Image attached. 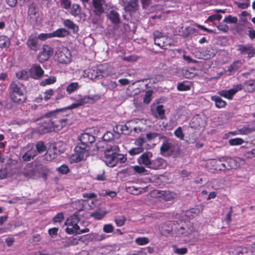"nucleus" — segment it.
Returning a JSON list of instances; mask_svg holds the SVG:
<instances>
[{
    "instance_id": "1",
    "label": "nucleus",
    "mask_w": 255,
    "mask_h": 255,
    "mask_svg": "<svg viewBox=\"0 0 255 255\" xmlns=\"http://www.w3.org/2000/svg\"><path fill=\"white\" fill-rule=\"evenodd\" d=\"M86 103L85 98L77 100L76 103L62 108L57 109L45 114L39 119L38 130L41 134H44L53 130L61 129L65 126L71 123L73 117L72 112H67V110H72L84 105Z\"/></svg>"
},
{
    "instance_id": "2",
    "label": "nucleus",
    "mask_w": 255,
    "mask_h": 255,
    "mask_svg": "<svg viewBox=\"0 0 255 255\" xmlns=\"http://www.w3.org/2000/svg\"><path fill=\"white\" fill-rule=\"evenodd\" d=\"M120 149L118 145L114 144L106 148L105 150L104 161L109 167H114L118 163H125L127 158L126 155L120 153Z\"/></svg>"
},
{
    "instance_id": "3",
    "label": "nucleus",
    "mask_w": 255,
    "mask_h": 255,
    "mask_svg": "<svg viewBox=\"0 0 255 255\" xmlns=\"http://www.w3.org/2000/svg\"><path fill=\"white\" fill-rule=\"evenodd\" d=\"M9 94L11 100L17 104H21L27 100L24 94V86L18 81H13L10 84Z\"/></svg>"
},
{
    "instance_id": "4",
    "label": "nucleus",
    "mask_w": 255,
    "mask_h": 255,
    "mask_svg": "<svg viewBox=\"0 0 255 255\" xmlns=\"http://www.w3.org/2000/svg\"><path fill=\"white\" fill-rule=\"evenodd\" d=\"M88 147L81 143H79L74 148L75 153L71 157V161L77 163L86 158L88 155Z\"/></svg>"
},
{
    "instance_id": "5",
    "label": "nucleus",
    "mask_w": 255,
    "mask_h": 255,
    "mask_svg": "<svg viewBox=\"0 0 255 255\" xmlns=\"http://www.w3.org/2000/svg\"><path fill=\"white\" fill-rule=\"evenodd\" d=\"M173 229L178 235L184 236H189L194 230L190 222L186 223L182 221H180L179 223L178 221L174 222Z\"/></svg>"
},
{
    "instance_id": "6",
    "label": "nucleus",
    "mask_w": 255,
    "mask_h": 255,
    "mask_svg": "<svg viewBox=\"0 0 255 255\" xmlns=\"http://www.w3.org/2000/svg\"><path fill=\"white\" fill-rule=\"evenodd\" d=\"M55 57L60 63H69L71 59V54L69 50L66 47H59L56 51Z\"/></svg>"
},
{
    "instance_id": "7",
    "label": "nucleus",
    "mask_w": 255,
    "mask_h": 255,
    "mask_svg": "<svg viewBox=\"0 0 255 255\" xmlns=\"http://www.w3.org/2000/svg\"><path fill=\"white\" fill-rule=\"evenodd\" d=\"M54 53V48L49 44H44L41 51L39 53L37 59L40 63L48 61Z\"/></svg>"
},
{
    "instance_id": "8",
    "label": "nucleus",
    "mask_w": 255,
    "mask_h": 255,
    "mask_svg": "<svg viewBox=\"0 0 255 255\" xmlns=\"http://www.w3.org/2000/svg\"><path fill=\"white\" fill-rule=\"evenodd\" d=\"M94 8V13L98 16H100L105 13V9L108 6V3L105 0H92Z\"/></svg>"
},
{
    "instance_id": "9",
    "label": "nucleus",
    "mask_w": 255,
    "mask_h": 255,
    "mask_svg": "<svg viewBox=\"0 0 255 255\" xmlns=\"http://www.w3.org/2000/svg\"><path fill=\"white\" fill-rule=\"evenodd\" d=\"M228 252L231 255H253V252L250 248L241 246L230 247Z\"/></svg>"
},
{
    "instance_id": "10",
    "label": "nucleus",
    "mask_w": 255,
    "mask_h": 255,
    "mask_svg": "<svg viewBox=\"0 0 255 255\" xmlns=\"http://www.w3.org/2000/svg\"><path fill=\"white\" fill-rule=\"evenodd\" d=\"M84 206L82 205L78 210V211L75 212L74 214L68 217L65 222V225L67 226H75V229H79L78 223L80 221L79 217V212L83 211Z\"/></svg>"
},
{
    "instance_id": "11",
    "label": "nucleus",
    "mask_w": 255,
    "mask_h": 255,
    "mask_svg": "<svg viewBox=\"0 0 255 255\" xmlns=\"http://www.w3.org/2000/svg\"><path fill=\"white\" fill-rule=\"evenodd\" d=\"M134 122L132 121L127 122L124 125H119L116 127L117 132L126 135L130 134L132 130L136 131V128L133 126Z\"/></svg>"
},
{
    "instance_id": "12",
    "label": "nucleus",
    "mask_w": 255,
    "mask_h": 255,
    "mask_svg": "<svg viewBox=\"0 0 255 255\" xmlns=\"http://www.w3.org/2000/svg\"><path fill=\"white\" fill-rule=\"evenodd\" d=\"M237 50L242 54H248V59L253 57L255 54V48L252 44H240L238 46Z\"/></svg>"
},
{
    "instance_id": "13",
    "label": "nucleus",
    "mask_w": 255,
    "mask_h": 255,
    "mask_svg": "<svg viewBox=\"0 0 255 255\" xmlns=\"http://www.w3.org/2000/svg\"><path fill=\"white\" fill-rule=\"evenodd\" d=\"M29 72L31 78L37 80L40 79L44 74V71L40 65L35 64L32 65Z\"/></svg>"
},
{
    "instance_id": "14",
    "label": "nucleus",
    "mask_w": 255,
    "mask_h": 255,
    "mask_svg": "<svg viewBox=\"0 0 255 255\" xmlns=\"http://www.w3.org/2000/svg\"><path fill=\"white\" fill-rule=\"evenodd\" d=\"M26 45L31 50L37 51L39 49L40 45L38 43V38L35 34H32L28 36Z\"/></svg>"
},
{
    "instance_id": "15",
    "label": "nucleus",
    "mask_w": 255,
    "mask_h": 255,
    "mask_svg": "<svg viewBox=\"0 0 255 255\" xmlns=\"http://www.w3.org/2000/svg\"><path fill=\"white\" fill-rule=\"evenodd\" d=\"M153 153L151 151H146L143 153L137 159L138 163L140 165H143L147 168H149L150 165Z\"/></svg>"
},
{
    "instance_id": "16",
    "label": "nucleus",
    "mask_w": 255,
    "mask_h": 255,
    "mask_svg": "<svg viewBox=\"0 0 255 255\" xmlns=\"http://www.w3.org/2000/svg\"><path fill=\"white\" fill-rule=\"evenodd\" d=\"M166 165L167 163L165 159L161 157H157L151 160L148 168L153 170H160L165 168Z\"/></svg>"
},
{
    "instance_id": "17",
    "label": "nucleus",
    "mask_w": 255,
    "mask_h": 255,
    "mask_svg": "<svg viewBox=\"0 0 255 255\" xmlns=\"http://www.w3.org/2000/svg\"><path fill=\"white\" fill-rule=\"evenodd\" d=\"M39 16L38 10L36 4L32 2L28 7V17L30 22H36L37 21V19Z\"/></svg>"
},
{
    "instance_id": "18",
    "label": "nucleus",
    "mask_w": 255,
    "mask_h": 255,
    "mask_svg": "<svg viewBox=\"0 0 255 255\" xmlns=\"http://www.w3.org/2000/svg\"><path fill=\"white\" fill-rule=\"evenodd\" d=\"M208 165L211 169L218 171H225V164L223 163L221 157L218 159H212L208 163Z\"/></svg>"
},
{
    "instance_id": "19",
    "label": "nucleus",
    "mask_w": 255,
    "mask_h": 255,
    "mask_svg": "<svg viewBox=\"0 0 255 255\" xmlns=\"http://www.w3.org/2000/svg\"><path fill=\"white\" fill-rule=\"evenodd\" d=\"M161 138L165 140L160 147V153L163 154L169 150H172L174 147L173 141L165 136H162Z\"/></svg>"
},
{
    "instance_id": "20",
    "label": "nucleus",
    "mask_w": 255,
    "mask_h": 255,
    "mask_svg": "<svg viewBox=\"0 0 255 255\" xmlns=\"http://www.w3.org/2000/svg\"><path fill=\"white\" fill-rule=\"evenodd\" d=\"M221 160H222L223 163L225 164V171L235 169L237 167V162L233 158L223 156L221 157Z\"/></svg>"
},
{
    "instance_id": "21",
    "label": "nucleus",
    "mask_w": 255,
    "mask_h": 255,
    "mask_svg": "<svg viewBox=\"0 0 255 255\" xmlns=\"http://www.w3.org/2000/svg\"><path fill=\"white\" fill-rule=\"evenodd\" d=\"M79 140L81 143L89 146V145L95 141V137L94 135L89 133H83L81 134Z\"/></svg>"
},
{
    "instance_id": "22",
    "label": "nucleus",
    "mask_w": 255,
    "mask_h": 255,
    "mask_svg": "<svg viewBox=\"0 0 255 255\" xmlns=\"http://www.w3.org/2000/svg\"><path fill=\"white\" fill-rule=\"evenodd\" d=\"M99 72V77H107L111 75V68L107 64H103L97 67Z\"/></svg>"
},
{
    "instance_id": "23",
    "label": "nucleus",
    "mask_w": 255,
    "mask_h": 255,
    "mask_svg": "<svg viewBox=\"0 0 255 255\" xmlns=\"http://www.w3.org/2000/svg\"><path fill=\"white\" fill-rule=\"evenodd\" d=\"M97 68L94 67L91 68H88L84 71V76L91 80H94L99 77Z\"/></svg>"
},
{
    "instance_id": "24",
    "label": "nucleus",
    "mask_w": 255,
    "mask_h": 255,
    "mask_svg": "<svg viewBox=\"0 0 255 255\" xmlns=\"http://www.w3.org/2000/svg\"><path fill=\"white\" fill-rule=\"evenodd\" d=\"M138 0H129L125 6V9L129 13L134 12L138 9Z\"/></svg>"
},
{
    "instance_id": "25",
    "label": "nucleus",
    "mask_w": 255,
    "mask_h": 255,
    "mask_svg": "<svg viewBox=\"0 0 255 255\" xmlns=\"http://www.w3.org/2000/svg\"><path fill=\"white\" fill-rule=\"evenodd\" d=\"M243 62L241 60H237L234 61L228 68L227 72H229L228 75H231L237 72L243 65Z\"/></svg>"
},
{
    "instance_id": "26",
    "label": "nucleus",
    "mask_w": 255,
    "mask_h": 255,
    "mask_svg": "<svg viewBox=\"0 0 255 255\" xmlns=\"http://www.w3.org/2000/svg\"><path fill=\"white\" fill-rule=\"evenodd\" d=\"M160 194V197L166 201H171L175 199L177 196L175 192L170 191H161Z\"/></svg>"
},
{
    "instance_id": "27",
    "label": "nucleus",
    "mask_w": 255,
    "mask_h": 255,
    "mask_svg": "<svg viewBox=\"0 0 255 255\" xmlns=\"http://www.w3.org/2000/svg\"><path fill=\"white\" fill-rule=\"evenodd\" d=\"M107 17L111 22L115 24H118L120 22V17L119 13L114 10H111L107 14Z\"/></svg>"
},
{
    "instance_id": "28",
    "label": "nucleus",
    "mask_w": 255,
    "mask_h": 255,
    "mask_svg": "<svg viewBox=\"0 0 255 255\" xmlns=\"http://www.w3.org/2000/svg\"><path fill=\"white\" fill-rule=\"evenodd\" d=\"M211 100L215 102V106L219 109L225 108L227 104L225 101L216 95L211 96Z\"/></svg>"
},
{
    "instance_id": "29",
    "label": "nucleus",
    "mask_w": 255,
    "mask_h": 255,
    "mask_svg": "<svg viewBox=\"0 0 255 255\" xmlns=\"http://www.w3.org/2000/svg\"><path fill=\"white\" fill-rule=\"evenodd\" d=\"M51 33L52 37H64L68 36L69 32L66 29L60 28L54 31Z\"/></svg>"
},
{
    "instance_id": "30",
    "label": "nucleus",
    "mask_w": 255,
    "mask_h": 255,
    "mask_svg": "<svg viewBox=\"0 0 255 255\" xmlns=\"http://www.w3.org/2000/svg\"><path fill=\"white\" fill-rule=\"evenodd\" d=\"M234 91L231 89L229 90H223L218 92L217 94L220 96L228 100H232L234 96Z\"/></svg>"
},
{
    "instance_id": "31",
    "label": "nucleus",
    "mask_w": 255,
    "mask_h": 255,
    "mask_svg": "<svg viewBox=\"0 0 255 255\" xmlns=\"http://www.w3.org/2000/svg\"><path fill=\"white\" fill-rule=\"evenodd\" d=\"M63 24L68 29L72 30L73 32H77L79 29L78 26L73 21L69 19L65 20Z\"/></svg>"
},
{
    "instance_id": "32",
    "label": "nucleus",
    "mask_w": 255,
    "mask_h": 255,
    "mask_svg": "<svg viewBox=\"0 0 255 255\" xmlns=\"http://www.w3.org/2000/svg\"><path fill=\"white\" fill-rule=\"evenodd\" d=\"M70 13L74 16L79 15L81 12V7L79 4L73 3L70 10Z\"/></svg>"
},
{
    "instance_id": "33",
    "label": "nucleus",
    "mask_w": 255,
    "mask_h": 255,
    "mask_svg": "<svg viewBox=\"0 0 255 255\" xmlns=\"http://www.w3.org/2000/svg\"><path fill=\"white\" fill-rule=\"evenodd\" d=\"M10 41L9 38L5 35H0V47L1 48H7L10 46Z\"/></svg>"
},
{
    "instance_id": "34",
    "label": "nucleus",
    "mask_w": 255,
    "mask_h": 255,
    "mask_svg": "<svg viewBox=\"0 0 255 255\" xmlns=\"http://www.w3.org/2000/svg\"><path fill=\"white\" fill-rule=\"evenodd\" d=\"M156 114L155 115V117L156 118H159L161 120L166 119V116H165V110L163 109V106L162 105H158L157 106L156 108Z\"/></svg>"
},
{
    "instance_id": "35",
    "label": "nucleus",
    "mask_w": 255,
    "mask_h": 255,
    "mask_svg": "<svg viewBox=\"0 0 255 255\" xmlns=\"http://www.w3.org/2000/svg\"><path fill=\"white\" fill-rule=\"evenodd\" d=\"M255 130V128L249 126H244L238 130V133L242 135L248 134Z\"/></svg>"
},
{
    "instance_id": "36",
    "label": "nucleus",
    "mask_w": 255,
    "mask_h": 255,
    "mask_svg": "<svg viewBox=\"0 0 255 255\" xmlns=\"http://www.w3.org/2000/svg\"><path fill=\"white\" fill-rule=\"evenodd\" d=\"M56 81V78L55 76H51L48 78L45 79L41 81L40 83V85L41 86H45L48 85H51L55 83Z\"/></svg>"
},
{
    "instance_id": "37",
    "label": "nucleus",
    "mask_w": 255,
    "mask_h": 255,
    "mask_svg": "<svg viewBox=\"0 0 255 255\" xmlns=\"http://www.w3.org/2000/svg\"><path fill=\"white\" fill-rule=\"evenodd\" d=\"M79 88V84L78 82H72L70 83L66 88V92L69 94L74 92Z\"/></svg>"
},
{
    "instance_id": "38",
    "label": "nucleus",
    "mask_w": 255,
    "mask_h": 255,
    "mask_svg": "<svg viewBox=\"0 0 255 255\" xmlns=\"http://www.w3.org/2000/svg\"><path fill=\"white\" fill-rule=\"evenodd\" d=\"M106 213L101 212L100 210L96 211L90 213V216L96 220H101L105 216Z\"/></svg>"
},
{
    "instance_id": "39",
    "label": "nucleus",
    "mask_w": 255,
    "mask_h": 255,
    "mask_svg": "<svg viewBox=\"0 0 255 255\" xmlns=\"http://www.w3.org/2000/svg\"><path fill=\"white\" fill-rule=\"evenodd\" d=\"M244 142L243 138L237 137L231 138L229 140V143L231 146L239 145L242 144Z\"/></svg>"
},
{
    "instance_id": "40",
    "label": "nucleus",
    "mask_w": 255,
    "mask_h": 255,
    "mask_svg": "<svg viewBox=\"0 0 255 255\" xmlns=\"http://www.w3.org/2000/svg\"><path fill=\"white\" fill-rule=\"evenodd\" d=\"M144 150L143 147H136L131 148L129 151L128 153L130 155L133 156L137 155L143 152Z\"/></svg>"
},
{
    "instance_id": "41",
    "label": "nucleus",
    "mask_w": 255,
    "mask_h": 255,
    "mask_svg": "<svg viewBox=\"0 0 255 255\" xmlns=\"http://www.w3.org/2000/svg\"><path fill=\"white\" fill-rule=\"evenodd\" d=\"M56 96L55 97V101H58L63 99L66 96V93L63 88H58L56 90Z\"/></svg>"
},
{
    "instance_id": "42",
    "label": "nucleus",
    "mask_w": 255,
    "mask_h": 255,
    "mask_svg": "<svg viewBox=\"0 0 255 255\" xmlns=\"http://www.w3.org/2000/svg\"><path fill=\"white\" fill-rule=\"evenodd\" d=\"M126 218L124 216H119L114 219V221L118 227H122L126 222Z\"/></svg>"
},
{
    "instance_id": "43",
    "label": "nucleus",
    "mask_w": 255,
    "mask_h": 255,
    "mask_svg": "<svg viewBox=\"0 0 255 255\" xmlns=\"http://www.w3.org/2000/svg\"><path fill=\"white\" fill-rule=\"evenodd\" d=\"M153 92L152 90H148L145 92L144 96L143 97V102L145 104H148L150 103L152 100V95Z\"/></svg>"
},
{
    "instance_id": "44",
    "label": "nucleus",
    "mask_w": 255,
    "mask_h": 255,
    "mask_svg": "<svg viewBox=\"0 0 255 255\" xmlns=\"http://www.w3.org/2000/svg\"><path fill=\"white\" fill-rule=\"evenodd\" d=\"M173 252L178 255H184L187 253L188 250L186 248H179L174 246H173Z\"/></svg>"
},
{
    "instance_id": "45",
    "label": "nucleus",
    "mask_w": 255,
    "mask_h": 255,
    "mask_svg": "<svg viewBox=\"0 0 255 255\" xmlns=\"http://www.w3.org/2000/svg\"><path fill=\"white\" fill-rule=\"evenodd\" d=\"M177 89L179 91H187L190 90L191 86L185 84L184 82H181L178 84Z\"/></svg>"
},
{
    "instance_id": "46",
    "label": "nucleus",
    "mask_w": 255,
    "mask_h": 255,
    "mask_svg": "<svg viewBox=\"0 0 255 255\" xmlns=\"http://www.w3.org/2000/svg\"><path fill=\"white\" fill-rule=\"evenodd\" d=\"M36 148L38 152L42 153L46 150V146L42 141H39L36 144Z\"/></svg>"
},
{
    "instance_id": "47",
    "label": "nucleus",
    "mask_w": 255,
    "mask_h": 255,
    "mask_svg": "<svg viewBox=\"0 0 255 255\" xmlns=\"http://www.w3.org/2000/svg\"><path fill=\"white\" fill-rule=\"evenodd\" d=\"M64 215L63 213L60 212L57 213L53 219V222L54 224L56 223H61L64 220Z\"/></svg>"
},
{
    "instance_id": "48",
    "label": "nucleus",
    "mask_w": 255,
    "mask_h": 255,
    "mask_svg": "<svg viewBox=\"0 0 255 255\" xmlns=\"http://www.w3.org/2000/svg\"><path fill=\"white\" fill-rule=\"evenodd\" d=\"M174 135L176 137L180 140L184 139V134L183 133L182 128L181 127H178L174 132Z\"/></svg>"
},
{
    "instance_id": "49",
    "label": "nucleus",
    "mask_w": 255,
    "mask_h": 255,
    "mask_svg": "<svg viewBox=\"0 0 255 255\" xmlns=\"http://www.w3.org/2000/svg\"><path fill=\"white\" fill-rule=\"evenodd\" d=\"M149 241L148 238L139 237L135 239V242L139 245H145L149 243Z\"/></svg>"
},
{
    "instance_id": "50",
    "label": "nucleus",
    "mask_w": 255,
    "mask_h": 255,
    "mask_svg": "<svg viewBox=\"0 0 255 255\" xmlns=\"http://www.w3.org/2000/svg\"><path fill=\"white\" fill-rule=\"evenodd\" d=\"M54 91L52 89L47 90L44 93V99L47 101L51 99V97L54 95Z\"/></svg>"
},
{
    "instance_id": "51",
    "label": "nucleus",
    "mask_w": 255,
    "mask_h": 255,
    "mask_svg": "<svg viewBox=\"0 0 255 255\" xmlns=\"http://www.w3.org/2000/svg\"><path fill=\"white\" fill-rule=\"evenodd\" d=\"M163 39L162 37H155L154 43L155 45L158 46L160 48H163L165 46L164 41L161 39Z\"/></svg>"
},
{
    "instance_id": "52",
    "label": "nucleus",
    "mask_w": 255,
    "mask_h": 255,
    "mask_svg": "<svg viewBox=\"0 0 255 255\" xmlns=\"http://www.w3.org/2000/svg\"><path fill=\"white\" fill-rule=\"evenodd\" d=\"M37 37L38 38V39H39L40 40L45 41L48 38H52V36L51 33H41L39 34L38 35V36H37Z\"/></svg>"
},
{
    "instance_id": "53",
    "label": "nucleus",
    "mask_w": 255,
    "mask_h": 255,
    "mask_svg": "<svg viewBox=\"0 0 255 255\" xmlns=\"http://www.w3.org/2000/svg\"><path fill=\"white\" fill-rule=\"evenodd\" d=\"M103 230L105 233H111L114 231V227L111 224H105L103 227Z\"/></svg>"
},
{
    "instance_id": "54",
    "label": "nucleus",
    "mask_w": 255,
    "mask_h": 255,
    "mask_svg": "<svg viewBox=\"0 0 255 255\" xmlns=\"http://www.w3.org/2000/svg\"><path fill=\"white\" fill-rule=\"evenodd\" d=\"M59 172L61 174H66L69 172L68 166L66 164L61 165L58 169Z\"/></svg>"
},
{
    "instance_id": "55",
    "label": "nucleus",
    "mask_w": 255,
    "mask_h": 255,
    "mask_svg": "<svg viewBox=\"0 0 255 255\" xmlns=\"http://www.w3.org/2000/svg\"><path fill=\"white\" fill-rule=\"evenodd\" d=\"M182 74L183 76L185 78H190L191 77H193L194 76V73L190 72L187 69H182Z\"/></svg>"
},
{
    "instance_id": "56",
    "label": "nucleus",
    "mask_w": 255,
    "mask_h": 255,
    "mask_svg": "<svg viewBox=\"0 0 255 255\" xmlns=\"http://www.w3.org/2000/svg\"><path fill=\"white\" fill-rule=\"evenodd\" d=\"M35 156V154L32 155L29 152H27L22 155V158L24 161H29L31 159H33Z\"/></svg>"
},
{
    "instance_id": "57",
    "label": "nucleus",
    "mask_w": 255,
    "mask_h": 255,
    "mask_svg": "<svg viewBox=\"0 0 255 255\" xmlns=\"http://www.w3.org/2000/svg\"><path fill=\"white\" fill-rule=\"evenodd\" d=\"M60 1L61 4L64 9L66 10L70 9L71 6V0H60Z\"/></svg>"
},
{
    "instance_id": "58",
    "label": "nucleus",
    "mask_w": 255,
    "mask_h": 255,
    "mask_svg": "<svg viewBox=\"0 0 255 255\" xmlns=\"http://www.w3.org/2000/svg\"><path fill=\"white\" fill-rule=\"evenodd\" d=\"M133 170L137 173H143L145 172L146 170L144 167L142 166L135 165L132 167Z\"/></svg>"
},
{
    "instance_id": "59",
    "label": "nucleus",
    "mask_w": 255,
    "mask_h": 255,
    "mask_svg": "<svg viewBox=\"0 0 255 255\" xmlns=\"http://www.w3.org/2000/svg\"><path fill=\"white\" fill-rule=\"evenodd\" d=\"M224 21L229 23H235L237 22L238 19L236 17H233L231 15H229L224 18Z\"/></svg>"
},
{
    "instance_id": "60",
    "label": "nucleus",
    "mask_w": 255,
    "mask_h": 255,
    "mask_svg": "<svg viewBox=\"0 0 255 255\" xmlns=\"http://www.w3.org/2000/svg\"><path fill=\"white\" fill-rule=\"evenodd\" d=\"M222 18V16L220 14H216L214 15H211L208 16L207 20L213 22L215 20H220Z\"/></svg>"
},
{
    "instance_id": "61",
    "label": "nucleus",
    "mask_w": 255,
    "mask_h": 255,
    "mask_svg": "<svg viewBox=\"0 0 255 255\" xmlns=\"http://www.w3.org/2000/svg\"><path fill=\"white\" fill-rule=\"evenodd\" d=\"M58 231V228L56 227H54L51 229H49L48 230L49 235L52 238H54L56 237L57 235Z\"/></svg>"
},
{
    "instance_id": "62",
    "label": "nucleus",
    "mask_w": 255,
    "mask_h": 255,
    "mask_svg": "<svg viewBox=\"0 0 255 255\" xmlns=\"http://www.w3.org/2000/svg\"><path fill=\"white\" fill-rule=\"evenodd\" d=\"M103 138L106 141H110L114 139V134L111 132H107L103 136Z\"/></svg>"
},
{
    "instance_id": "63",
    "label": "nucleus",
    "mask_w": 255,
    "mask_h": 255,
    "mask_svg": "<svg viewBox=\"0 0 255 255\" xmlns=\"http://www.w3.org/2000/svg\"><path fill=\"white\" fill-rule=\"evenodd\" d=\"M138 57L135 55H130L129 56H125L124 57L123 60L126 61H136L138 59Z\"/></svg>"
},
{
    "instance_id": "64",
    "label": "nucleus",
    "mask_w": 255,
    "mask_h": 255,
    "mask_svg": "<svg viewBox=\"0 0 255 255\" xmlns=\"http://www.w3.org/2000/svg\"><path fill=\"white\" fill-rule=\"evenodd\" d=\"M128 192L133 195H138L141 193V191L134 186H131L128 188Z\"/></svg>"
}]
</instances>
